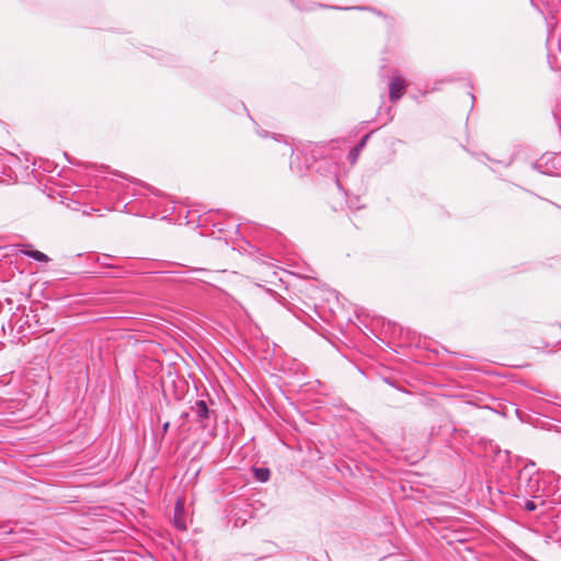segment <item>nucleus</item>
Instances as JSON below:
<instances>
[{
	"label": "nucleus",
	"mask_w": 561,
	"mask_h": 561,
	"mask_svg": "<svg viewBox=\"0 0 561 561\" xmlns=\"http://www.w3.org/2000/svg\"><path fill=\"white\" fill-rule=\"evenodd\" d=\"M169 428H170V422L167 421V422H164L162 424V435H161V438H163L164 434L169 431Z\"/></svg>",
	"instance_id": "obj_14"
},
{
	"label": "nucleus",
	"mask_w": 561,
	"mask_h": 561,
	"mask_svg": "<svg viewBox=\"0 0 561 561\" xmlns=\"http://www.w3.org/2000/svg\"><path fill=\"white\" fill-rule=\"evenodd\" d=\"M23 253L27 257H31L37 262H48L49 261V257L45 253H43L38 250H26Z\"/></svg>",
	"instance_id": "obj_10"
},
{
	"label": "nucleus",
	"mask_w": 561,
	"mask_h": 561,
	"mask_svg": "<svg viewBox=\"0 0 561 561\" xmlns=\"http://www.w3.org/2000/svg\"><path fill=\"white\" fill-rule=\"evenodd\" d=\"M557 486H561V484L558 482L556 484L546 485V481L541 480L540 474L530 472L528 470V466H525L522 470H519L517 478V490L519 493L529 495L533 499H541L546 497V494L550 488Z\"/></svg>",
	"instance_id": "obj_1"
},
{
	"label": "nucleus",
	"mask_w": 561,
	"mask_h": 561,
	"mask_svg": "<svg viewBox=\"0 0 561 561\" xmlns=\"http://www.w3.org/2000/svg\"><path fill=\"white\" fill-rule=\"evenodd\" d=\"M173 273L178 275L174 280L188 283L202 282L209 284L214 276V272L207 268H183Z\"/></svg>",
	"instance_id": "obj_2"
},
{
	"label": "nucleus",
	"mask_w": 561,
	"mask_h": 561,
	"mask_svg": "<svg viewBox=\"0 0 561 561\" xmlns=\"http://www.w3.org/2000/svg\"><path fill=\"white\" fill-rule=\"evenodd\" d=\"M405 80L398 73H393L389 83V99L392 103L398 102L405 93Z\"/></svg>",
	"instance_id": "obj_5"
},
{
	"label": "nucleus",
	"mask_w": 561,
	"mask_h": 561,
	"mask_svg": "<svg viewBox=\"0 0 561 561\" xmlns=\"http://www.w3.org/2000/svg\"><path fill=\"white\" fill-rule=\"evenodd\" d=\"M111 261H112V257L108 255H103L101 259H99V262L102 266L114 270V272L107 273L110 276L118 277L119 273H121L119 272L121 267L118 265L113 264Z\"/></svg>",
	"instance_id": "obj_8"
},
{
	"label": "nucleus",
	"mask_w": 561,
	"mask_h": 561,
	"mask_svg": "<svg viewBox=\"0 0 561 561\" xmlns=\"http://www.w3.org/2000/svg\"><path fill=\"white\" fill-rule=\"evenodd\" d=\"M1 528H3V533H4V534H11V533H12V529H11V528H10V529H5V527H4V526H2Z\"/></svg>",
	"instance_id": "obj_18"
},
{
	"label": "nucleus",
	"mask_w": 561,
	"mask_h": 561,
	"mask_svg": "<svg viewBox=\"0 0 561 561\" xmlns=\"http://www.w3.org/2000/svg\"><path fill=\"white\" fill-rule=\"evenodd\" d=\"M371 134H373V131L364 135L362 137V139L358 141V144L354 148L351 149V151L348 153V160L352 164H354L357 161L360 151L365 148Z\"/></svg>",
	"instance_id": "obj_7"
},
{
	"label": "nucleus",
	"mask_w": 561,
	"mask_h": 561,
	"mask_svg": "<svg viewBox=\"0 0 561 561\" xmlns=\"http://www.w3.org/2000/svg\"><path fill=\"white\" fill-rule=\"evenodd\" d=\"M257 135L262 138H266L268 136V133L266 130L259 129Z\"/></svg>",
	"instance_id": "obj_16"
},
{
	"label": "nucleus",
	"mask_w": 561,
	"mask_h": 561,
	"mask_svg": "<svg viewBox=\"0 0 561 561\" xmlns=\"http://www.w3.org/2000/svg\"><path fill=\"white\" fill-rule=\"evenodd\" d=\"M117 175H119L123 179H128L126 175H123L122 173H117Z\"/></svg>",
	"instance_id": "obj_19"
},
{
	"label": "nucleus",
	"mask_w": 561,
	"mask_h": 561,
	"mask_svg": "<svg viewBox=\"0 0 561 561\" xmlns=\"http://www.w3.org/2000/svg\"><path fill=\"white\" fill-rule=\"evenodd\" d=\"M533 168L542 174L561 176V156L543 154Z\"/></svg>",
	"instance_id": "obj_3"
},
{
	"label": "nucleus",
	"mask_w": 561,
	"mask_h": 561,
	"mask_svg": "<svg viewBox=\"0 0 561 561\" xmlns=\"http://www.w3.org/2000/svg\"><path fill=\"white\" fill-rule=\"evenodd\" d=\"M191 411L195 414V421L199 424L202 428L208 427V421L214 414L208 407V403L205 400H196L194 404L191 407Z\"/></svg>",
	"instance_id": "obj_4"
},
{
	"label": "nucleus",
	"mask_w": 561,
	"mask_h": 561,
	"mask_svg": "<svg viewBox=\"0 0 561 561\" xmlns=\"http://www.w3.org/2000/svg\"><path fill=\"white\" fill-rule=\"evenodd\" d=\"M254 478L260 482H266L270 479L271 471L265 467H254L253 468Z\"/></svg>",
	"instance_id": "obj_9"
},
{
	"label": "nucleus",
	"mask_w": 561,
	"mask_h": 561,
	"mask_svg": "<svg viewBox=\"0 0 561 561\" xmlns=\"http://www.w3.org/2000/svg\"><path fill=\"white\" fill-rule=\"evenodd\" d=\"M553 115L556 119L559 122L561 128V103L557 105L556 110L553 111Z\"/></svg>",
	"instance_id": "obj_13"
},
{
	"label": "nucleus",
	"mask_w": 561,
	"mask_h": 561,
	"mask_svg": "<svg viewBox=\"0 0 561 561\" xmlns=\"http://www.w3.org/2000/svg\"><path fill=\"white\" fill-rule=\"evenodd\" d=\"M188 416H190L188 412H182L180 415L182 423H184L188 419Z\"/></svg>",
	"instance_id": "obj_15"
},
{
	"label": "nucleus",
	"mask_w": 561,
	"mask_h": 561,
	"mask_svg": "<svg viewBox=\"0 0 561 561\" xmlns=\"http://www.w3.org/2000/svg\"><path fill=\"white\" fill-rule=\"evenodd\" d=\"M377 115L379 117H382L385 115L386 118L382 122V125H387L389 122H391L393 119L392 107L391 106H387V107L379 106Z\"/></svg>",
	"instance_id": "obj_11"
},
{
	"label": "nucleus",
	"mask_w": 561,
	"mask_h": 561,
	"mask_svg": "<svg viewBox=\"0 0 561 561\" xmlns=\"http://www.w3.org/2000/svg\"><path fill=\"white\" fill-rule=\"evenodd\" d=\"M320 7H322V4H320ZM323 8H328L327 5H323ZM331 9H334V10H369V11H373L374 13L378 14V15H381V12L376 10V9H373V8H368V7H337V5H333V7H330Z\"/></svg>",
	"instance_id": "obj_12"
},
{
	"label": "nucleus",
	"mask_w": 561,
	"mask_h": 561,
	"mask_svg": "<svg viewBox=\"0 0 561 561\" xmlns=\"http://www.w3.org/2000/svg\"><path fill=\"white\" fill-rule=\"evenodd\" d=\"M290 1H291V3H293L297 9H299V10H309V8H302V7H300L299 4H297V3L295 2V0H290Z\"/></svg>",
	"instance_id": "obj_17"
},
{
	"label": "nucleus",
	"mask_w": 561,
	"mask_h": 561,
	"mask_svg": "<svg viewBox=\"0 0 561 561\" xmlns=\"http://www.w3.org/2000/svg\"><path fill=\"white\" fill-rule=\"evenodd\" d=\"M173 525L178 530H186L184 502L181 500L175 502Z\"/></svg>",
	"instance_id": "obj_6"
}]
</instances>
